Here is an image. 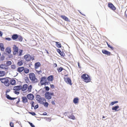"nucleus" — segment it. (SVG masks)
<instances>
[{"label":"nucleus","mask_w":127,"mask_h":127,"mask_svg":"<svg viewBox=\"0 0 127 127\" xmlns=\"http://www.w3.org/2000/svg\"><path fill=\"white\" fill-rule=\"evenodd\" d=\"M22 89V86L21 85L16 86L14 87L13 88V90L16 91H19Z\"/></svg>","instance_id":"11"},{"label":"nucleus","mask_w":127,"mask_h":127,"mask_svg":"<svg viewBox=\"0 0 127 127\" xmlns=\"http://www.w3.org/2000/svg\"><path fill=\"white\" fill-rule=\"evenodd\" d=\"M81 78L86 83L90 82L91 81L90 77L86 74H82L81 76Z\"/></svg>","instance_id":"2"},{"label":"nucleus","mask_w":127,"mask_h":127,"mask_svg":"<svg viewBox=\"0 0 127 127\" xmlns=\"http://www.w3.org/2000/svg\"><path fill=\"white\" fill-rule=\"evenodd\" d=\"M102 53L105 55H106L108 56H110L111 55V53L105 50H102Z\"/></svg>","instance_id":"15"},{"label":"nucleus","mask_w":127,"mask_h":127,"mask_svg":"<svg viewBox=\"0 0 127 127\" xmlns=\"http://www.w3.org/2000/svg\"><path fill=\"white\" fill-rule=\"evenodd\" d=\"M54 79L53 76L52 75H51L48 76L47 78L48 81L52 82Z\"/></svg>","instance_id":"18"},{"label":"nucleus","mask_w":127,"mask_h":127,"mask_svg":"<svg viewBox=\"0 0 127 127\" xmlns=\"http://www.w3.org/2000/svg\"><path fill=\"white\" fill-rule=\"evenodd\" d=\"M10 125L11 127H14V124L12 122H11L10 123Z\"/></svg>","instance_id":"45"},{"label":"nucleus","mask_w":127,"mask_h":127,"mask_svg":"<svg viewBox=\"0 0 127 127\" xmlns=\"http://www.w3.org/2000/svg\"><path fill=\"white\" fill-rule=\"evenodd\" d=\"M118 102V101H115L113 102H111L110 103V105H113L114 104L116 103H117Z\"/></svg>","instance_id":"40"},{"label":"nucleus","mask_w":127,"mask_h":127,"mask_svg":"<svg viewBox=\"0 0 127 127\" xmlns=\"http://www.w3.org/2000/svg\"><path fill=\"white\" fill-rule=\"evenodd\" d=\"M12 64V62L11 61H8L6 62V64L7 66L10 65Z\"/></svg>","instance_id":"38"},{"label":"nucleus","mask_w":127,"mask_h":127,"mask_svg":"<svg viewBox=\"0 0 127 127\" xmlns=\"http://www.w3.org/2000/svg\"><path fill=\"white\" fill-rule=\"evenodd\" d=\"M11 68L12 69H14L16 68V66L15 65H11Z\"/></svg>","instance_id":"41"},{"label":"nucleus","mask_w":127,"mask_h":127,"mask_svg":"<svg viewBox=\"0 0 127 127\" xmlns=\"http://www.w3.org/2000/svg\"><path fill=\"white\" fill-rule=\"evenodd\" d=\"M20 99L19 98L18 99V100L17 101V102L16 103V104L17 105H18V104L19 102H20Z\"/></svg>","instance_id":"47"},{"label":"nucleus","mask_w":127,"mask_h":127,"mask_svg":"<svg viewBox=\"0 0 127 127\" xmlns=\"http://www.w3.org/2000/svg\"><path fill=\"white\" fill-rule=\"evenodd\" d=\"M64 80L67 84H69L71 85H72L71 81V79L69 78H64Z\"/></svg>","instance_id":"7"},{"label":"nucleus","mask_w":127,"mask_h":127,"mask_svg":"<svg viewBox=\"0 0 127 127\" xmlns=\"http://www.w3.org/2000/svg\"><path fill=\"white\" fill-rule=\"evenodd\" d=\"M47 80L46 77H42L41 78L40 80V83L42 85H46V84L47 83L46 82Z\"/></svg>","instance_id":"6"},{"label":"nucleus","mask_w":127,"mask_h":127,"mask_svg":"<svg viewBox=\"0 0 127 127\" xmlns=\"http://www.w3.org/2000/svg\"><path fill=\"white\" fill-rule=\"evenodd\" d=\"M59 53L60 54L61 56L62 57H64L65 56V54L63 52L61 51L60 53V52Z\"/></svg>","instance_id":"39"},{"label":"nucleus","mask_w":127,"mask_h":127,"mask_svg":"<svg viewBox=\"0 0 127 127\" xmlns=\"http://www.w3.org/2000/svg\"><path fill=\"white\" fill-rule=\"evenodd\" d=\"M6 97L7 98L10 100L11 99V97H10L9 95H7V94H6Z\"/></svg>","instance_id":"43"},{"label":"nucleus","mask_w":127,"mask_h":127,"mask_svg":"<svg viewBox=\"0 0 127 127\" xmlns=\"http://www.w3.org/2000/svg\"><path fill=\"white\" fill-rule=\"evenodd\" d=\"M38 105H35V107L34 108L35 109H36L37 108H38Z\"/></svg>","instance_id":"54"},{"label":"nucleus","mask_w":127,"mask_h":127,"mask_svg":"<svg viewBox=\"0 0 127 127\" xmlns=\"http://www.w3.org/2000/svg\"><path fill=\"white\" fill-rule=\"evenodd\" d=\"M0 48L1 50L4 51V47L2 43H0Z\"/></svg>","instance_id":"21"},{"label":"nucleus","mask_w":127,"mask_h":127,"mask_svg":"<svg viewBox=\"0 0 127 127\" xmlns=\"http://www.w3.org/2000/svg\"><path fill=\"white\" fill-rule=\"evenodd\" d=\"M36 72L37 73L39 74H40V73H41L42 72V71L41 70H40L39 71H38L37 70H36Z\"/></svg>","instance_id":"49"},{"label":"nucleus","mask_w":127,"mask_h":127,"mask_svg":"<svg viewBox=\"0 0 127 127\" xmlns=\"http://www.w3.org/2000/svg\"><path fill=\"white\" fill-rule=\"evenodd\" d=\"M22 101L24 103H26L28 102V100L26 96H23L22 97Z\"/></svg>","instance_id":"13"},{"label":"nucleus","mask_w":127,"mask_h":127,"mask_svg":"<svg viewBox=\"0 0 127 127\" xmlns=\"http://www.w3.org/2000/svg\"><path fill=\"white\" fill-rule=\"evenodd\" d=\"M32 106L34 107V102L32 101L31 102Z\"/></svg>","instance_id":"51"},{"label":"nucleus","mask_w":127,"mask_h":127,"mask_svg":"<svg viewBox=\"0 0 127 127\" xmlns=\"http://www.w3.org/2000/svg\"><path fill=\"white\" fill-rule=\"evenodd\" d=\"M23 64L22 61H19L17 63V64L19 66H21Z\"/></svg>","instance_id":"33"},{"label":"nucleus","mask_w":127,"mask_h":127,"mask_svg":"<svg viewBox=\"0 0 127 127\" xmlns=\"http://www.w3.org/2000/svg\"><path fill=\"white\" fill-rule=\"evenodd\" d=\"M106 43L107 44V45H108V47L109 48H110L112 50H114V48L113 47H112V46H110L108 44V42H106Z\"/></svg>","instance_id":"37"},{"label":"nucleus","mask_w":127,"mask_h":127,"mask_svg":"<svg viewBox=\"0 0 127 127\" xmlns=\"http://www.w3.org/2000/svg\"><path fill=\"white\" fill-rule=\"evenodd\" d=\"M24 70V67H22L18 68L17 71L18 72L20 73L22 72Z\"/></svg>","instance_id":"17"},{"label":"nucleus","mask_w":127,"mask_h":127,"mask_svg":"<svg viewBox=\"0 0 127 127\" xmlns=\"http://www.w3.org/2000/svg\"><path fill=\"white\" fill-rule=\"evenodd\" d=\"M79 101V99L78 98H74L73 100V102L74 103L76 104V103H78Z\"/></svg>","instance_id":"27"},{"label":"nucleus","mask_w":127,"mask_h":127,"mask_svg":"<svg viewBox=\"0 0 127 127\" xmlns=\"http://www.w3.org/2000/svg\"><path fill=\"white\" fill-rule=\"evenodd\" d=\"M50 86L52 88H54V86L53 84H51Z\"/></svg>","instance_id":"57"},{"label":"nucleus","mask_w":127,"mask_h":127,"mask_svg":"<svg viewBox=\"0 0 127 127\" xmlns=\"http://www.w3.org/2000/svg\"><path fill=\"white\" fill-rule=\"evenodd\" d=\"M23 52V50H20L19 52H18V53H17L18 54V55L19 56H21L22 55V53Z\"/></svg>","instance_id":"34"},{"label":"nucleus","mask_w":127,"mask_h":127,"mask_svg":"<svg viewBox=\"0 0 127 127\" xmlns=\"http://www.w3.org/2000/svg\"><path fill=\"white\" fill-rule=\"evenodd\" d=\"M68 117L69 118L73 120H75V117L72 114L68 116Z\"/></svg>","instance_id":"32"},{"label":"nucleus","mask_w":127,"mask_h":127,"mask_svg":"<svg viewBox=\"0 0 127 127\" xmlns=\"http://www.w3.org/2000/svg\"><path fill=\"white\" fill-rule=\"evenodd\" d=\"M14 93L15 94L17 95H18L20 93L19 92L16 91L14 92Z\"/></svg>","instance_id":"50"},{"label":"nucleus","mask_w":127,"mask_h":127,"mask_svg":"<svg viewBox=\"0 0 127 127\" xmlns=\"http://www.w3.org/2000/svg\"><path fill=\"white\" fill-rule=\"evenodd\" d=\"M27 91L29 92H31V90L32 88V85L29 86L28 88Z\"/></svg>","instance_id":"28"},{"label":"nucleus","mask_w":127,"mask_h":127,"mask_svg":"<svg viewBox=\"0 0 127 127\" xmlns=\"http://www.w3.org/2000/svg\"><path fill=\"white\" fill-rule=\"evenodd\" d=\"M29 123L32 127H35V126L32 123L29 122Z\"/></svg>","instance_id":"46"},{"label":"nucleus","mask_w":127,"mask_h":127,"mask_svg":"<svg viewBox=\"0 0 127 127\" xmlns=\"http://www.w3.org/2000/svg\"><path fill=\"white\" fill-rule=\"evenodd\" d=\"M18 35L17 34H14L12 37V38L14 40H16L18 37Z\"/></svg>","instance_id":"19"},{"label":"nucleus","mask_w":127,"mask_h":127,"mask_svg":"<svg viewBox=\"0 0 127 127\" xmlns=\"http://www.w3.org/2000/svg\"><path fill=\"white\" fill-rule=\"evenodd\" d=\"M35 68L36 69L40 66L41 64L39 62H37L35 64Z\"/></svg>","instance_id":"23"},{"label":"nucleus","mask_w":127,"mask_h":127,"mask_svg":"<svg viewBox=\"0 0 127 127\" xmlns=\"http://www.w3.org/2000/svg\"><path fill=\"white\" fill-rule=\"evenodd\" d=\"M2 32L0 31V36H2Z\"/></svg>","instance_id":"60"},{"label":"nucleus","mask_w":127,"mask_h":127,"mask_svg":"<svg viewBox=\"0 0 127 127\" xmlns=\"http://www.w3.org/2000/svg\"><path fill=\"white\" fill-rule=\"evenodd\" d=\"M6 51L8 54L10 53L11 52L10 49L9 48H7L6 49Z\"/></svg>","instance_id":"35"},{"label":"nucleus","mask_w":127,"mask_h":127,"mask_svg":"<svg viewBox=\"0 0 127 127\" xmlns=\"http://www.w3.org/2000/svg\"><path fill=\"white\" fill-rule=\"evenodd\" d=\"M53 66L54 67H57V64L56 63H54L53 64Z\"/></svg>","instance_id":"55"},{"label":"nucleus","mask_w":127,"mask_h":127,"mask_svg":"<svg viewBox=\"0 0 127 127\" xmlns=\"http://www.w3.org/2000/svg\"><path fill=\"white\" fill-rule=\"evenodd\" d=\"M36 99L38 102L41 103L42 102V101H45V99L41 97L40 96L38 95H37L36 97Z\"/></svg>","instance_id":"5"},{"label":"nucleus","mask_w":127,"mask_h":127,"mask_svg":"<svg viewBox=\"0 0 127 127\" xmlns=\"http://www.w3.org/2000/svg\"><path fill=\"white\" fill-rule=\"evenodd\" d=\"M57 47L58 48H61L62 47L61 44L60 43L58 42H55Z\"/></svg>","instance_id":"25"},{"label":"nucleus","mask_w":127,"mask_h":127,"mask_svg":"<svg viewBox=\"0 0 127 127\" xmlns=\"http://www.w3.org/2000/svg\"><path fill=\"white\" fill-rule=\"evenodd\" d=\"M34 56H32L29 54L26 55L24 56V59L26 61H30L31 60H34Z\"/></svg>","instance_id":"4"},{"label":"nucleus","mask_w":127,"mask_h":127,"mask_svg":"<svg viewBox=\"0 0 127 127\" xmlns=\"http://www.w3.org/2000/svg\"><path fill=\"white\" fill-rule=\"evenodd\" d=\"M12 98L11 97V99H10V100H13L17 98Z\"/></svg>","instance_id":"59"},{"label":"nucleus","mask_w":127,"mask_h":127,"mask_svg":"<svg viewBox=\"0 0 127 127\" xmlns=\"http://www.w3.org/2000/svg\"><path fill=\"white\" fill-rule=\"evenodd\" d=\"M5 72L4 71L0 70V77H2L5 75Z\"/></svg>","instance_id":"20"},{"label":"nucleus","mask_w":127,"mask_h":127,"mask_svg":"<svg viewBox=\"0 0 127 127\" xmlns=\"http://www.w3.org/2000/svg\"><path fill=\"white\" fill-rule=\"evenodd\" d=\"M24 72L26 73H29V69L27 68H24Z\"/></svg>","instance_id":"36"},{"label":"nucleus","mask_w":127,"mask_h":127,"mask_svg":"<svg viewBox=\"0 0 127 127\" xmlns=\"http://www.w3.org/2000/svg\"><path fill=\"white\" fill-rule=\"evenodd\" d=\"M45 89L47 91H48L49 90V88L48 86H46L45 87Z\"/></svg>","instance_id":"48"},{"label":"nucleus","mask_w":127,"mask_h":127,"mask_svg":"<svg viewBox=\"0 0 127 127\" xmlns=\"http://www.w3.org/2000/svg\"><path fill=\"white\" fill-rule=\"evenodd\" d=\"M105 118V117L104 116H102V118L104 119Z\"/></svg>","instance_id":"64"},{"label":"nucleus","mask_w":127,"mask_h":127,"mask_svg":"<svg viewBox=\"0 0 127 127\" xmlns=\"http://www.w3.org/2000/svg\"><path fill=\"white\" fill-rule=\"evenodd\" d=\"M0 68L5 69H8V67L7 66V65L4 64H1L0 65Z\"/></svg>","instance_id":"16"},{"label":"nucleus","mask_w":127,"mask_h":127,"mask_svg":"<svg viewBox=\"0 0 127 127\" xmlns=\"http://www.w3.org/2000/svg\"><path fill=\"white\" fill-rule=\"evenodd\" d=\"M17 39L18 40L20 41H22L23 39L22 37L20 35H18Z\"/></svg>","instance_id":"30"},{"label":"nucleus","mask_w":127,"mask_h":127,"mask_svg":"<svg viewBox=\"0 0 127 127\" xmlns=\"http://www.w3.org/2000/svg\"><path fill=\"white\" fill-rule=\"evenodd\" d=\"M61 18L66 21H68V18L65 16L61 15Z\"/></svg>","instance_id":"26"},{"label":"nucleus","mask_w":127,"mask_h":127,"mask_svg":"<svg viewBox=\"0 0 127 127\" xmlns=\"http://www.w3.org/2000/svg\"><path fill=\"white\" fill-rule=\"evenodd\" d=\"M10 79V78L6 77L0 78V81L1 83H4L5 86H8L10 85L9 81Z\"/></svg>","instance_id":"1"},{"label":"nucleus","mask_w":127,"mask_h":127,"mask_svg":"<svg viewBox=\"0 0 127 127\" xmlns=\"http://www.w3.org/2000/svg\"><path fill=\"white\" fill-rule=\"evenodd\" d=\"M13 49L14 50L13 53L14 54H15L17 53H18V49L17 47H16V45H14Z\"/></svg>","instance_id":"12"},{"label":"nucleus","mask_w":127,"mask_h":127,"mask_svg":"<svg viewBox=\"0 0 127 127\" xmlns=\"http://www.w3.org/2000/svg\"><path fill=\"white\" fill-rule=\"evenodd\" d=\"M5 57L3 56H2L0 58V60L1 61H2L4 60L5 59Z\"/></svg>","instance_id":"42"},{"label":"nucleus","mask_w":127,"mask_h":127,"mask_svg":"<svg viewBox=\"0 0 127 127\" xmlns=\"http://www.w3.org/2000/svg\"><path fill=\"white\" fill-rule=\"evenodd\" d=\"M29 78L33 83H36L38 82V80L36 78L35 74L33 73H31L30 74Z\"/></svg>","instance_id":"3"},{"label":"nucleus","mask_w":127,"mask_h":127,"mask_svg":"<svg viewBox=\"0 0 127 127\" xmlns=\"http://www.w3.org/2000/svg\"><path fill=\"white\" fill-rule=\"evenodd\" d=\"M119 108V106L118 105H117L114 107H113L112 108V110H115V111H117L118 110H117V109Z\"/></svg>","instance_id":"24"},{"label":"nucleus","mask_w":127,"mask_h":127,"mask_svg":"<svg viewBox=\"0 0 127 127\" xmlns=\"http://www.w3.org/2000/svg\"><path fill=\"white\" fill-rule=\"evenodd\" d=\"M108 7L113 10H115L116 8L114 5L111 3L109 2L108 3Z\"/></svg>","instance_id":"8"},{"label":"nucleus","mask_w":127,"mask_h":127,"mask_svg":"<svg viewBox=\"0 0 127 127\" xmlns=\"http://www.w3.org/2000/svg\"><path fill=\"white\" fill-rule=\"evenodd\" d=\"M41 103L43 104L44 106L45 107H48V104L47 102H44L43 101H42V102Z\"/></svg>","instance_id":"29"},{"label":"nucleus","mask_w":127,"mask_h":127,"mask_svg":"<svg viewBox=\"0 0 127 127\" xmlns=\"http://www.w3.org/2000/svg\"><path fill=\"white\" fill-rule=\"evenodd\" d=\"M5 39L8 41H10L11 39L9 37H7L5 38Z\"/></svg>","instance_id":"52"},{"label":"nucleus","mask_w":127,"mask_h":127,"mask_svg":"<svg viewBox=\"0 0 127 127\" xmlns=\"http://www.w3.org/2000/svg\"><path fill=\"white\" fill-rule=\"evenodd\" d=\"M12 55H9V58H11L12 57Z\"/></svg>","instance_id":"62"},{"label":"nucleus","mask_w":127,"mask_h":127,"mask_svg":"<svg viewBox=\"0 0 127 127\" xmlns=\"http://www.w3.org/2000/svg\"><path fill=\"white\" fill-rule=\"evenodd\" d=\"M27 96L28 99L30 100H33L34 97L33 95L31 94H28Z\"/></svg>","instance_id":"10"},{"label":"nucleus","mask_w":127,"mask_h":127,"mask_svg":"<svg viewBox=\"0 0 127 127\" xmlns=\"http://www.w3.org/2000/svg\"><path fill=\"white\" fill-rule=\"evenodd\" d=\"M46 53L47 54H49V52H48V51L47 50H46Z\"/></svg>","instance_id":"63"},{"label":"nucleus","mask_w":127,"mask_h":127,"mask_svg":"<svg viewBox=\"0 0 127 127\" xmlns=\"http://www.w3.org/2000/svg\"><path fill=\"white\" fill-rule=\"evenodd\" d=\"M51 95V96L52 95H54V93H50Z\"/></svg>","instance_id":"61"},{"label":"nucleus","mask_w":127,"mask_h":127,"mask_svg":"<svg viewBox=\"0 0 127 127\" xmlns=\"http://www.w3.org/2000/svg\"><path fill=\"white\" fill-rule=\"evenodd\" d=\"M63 70V67H58L57 69V70L59 72H60Z\"/></svg>","instance_id":"31"},{"label":"nucleus","mask_w":127,"mask_h":127,"mask_svg":"<svg viewBox=\"0 0 127 127\" xmlns=\"http://www.w3.org/2000/svg\"><path fill=\"white\" fill-rule=\"evenodd\" d=\"M28 88V85L27 84H24L23 85L22 87V86L21 89L23 91H24L27 89Z\"/></svg>","instance_id":"14"},{"label":"nucleus","mask_w":127,"mask_h":127,"mask_svg":"<svg viewBox=\"0 0 127 127\" xmlns=\"http://www.w3.org/2000/svg\"><path fill=\"white\" fill-rule=\"evenodd\" d=\"M78 67L80 68H81V67L80 66V64L78 62Z\"/></svg>","instance_id":"58"},{"label":"nucleus","mask_w":127,"mask_h":127,"mask_svg":"<svg viewBox=\"0 0 127 127\" xmlns=\"http://www.w3.org/2000/svg\"><path fill=\"white\" fill-rule=\"evenodd\" d=\"M45 98L48 99H50L51 98V96L50 95V93L48 92L45 93Z\"/></svg>","instance_id":"9"},{"label":"nucleus","mask_w":127,"mask_h":127,"mask_svg":"<svg viewBox=\"0 0 127 127\" xmlns=\"http://www.w3.org/2000/svg\"><path fill=\"white\" fill-rule=\"evenodd\" d=\"M51 103L53 105H55V103L54 101H52L51 102Z\"/></svg>","instance_id":"56"},{"label":"nucleus","mask_w":127,"mask_h":127,"mask_svg":"<svg viewBox=\"0 0 127 127\" xmlns=\"http://www.w3.org/2000/svg\"><path fill=\"white\" fill-rule=\"evenodd\" d=\"M57 51L59 53L60 52V53L61 51L59 49H57Z\"/></svg>","instance_id":"53"},{"label":"nucleus","mask_w":127,"mask_h":127,"mask_svg":"<svg viewBox=\"0 0 127 127\" xmlns=\"http://www.w3.org/2000/svg\"><path fill=\"white\" fill-rule=\"evenodd\" d=\"M10 84L12 85H14L16 84V82L15 80L12 79L10 81Z\"/></svg>","instance_id":"22"},{"label":"nucleus","mask_w":127,"mask_h":127,"mask_svg":"<svg viewBox=\"0 0 127 127\" xmlns=\"http://www.w3.org/2000/svg\"><path fill=\"white\" fill-rule=\"evenodd\" d=\"M29 113L31 114L33 116H34L36 114L34 112H29Z\"/></svg>","instance_id":"44"}]
</instances>
